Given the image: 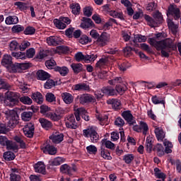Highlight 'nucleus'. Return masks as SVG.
<instances>
[{
    "label": "nucleus",
    "mask_w": 181,
    "mask_h": 181,
    "mask_svg": "<svg viewBox=\"0 0 181 181\" xmlns=\"http://www.w3.org/2000/svg\"><path fill=\"white\" fill-rule=\"evenodd\" d=\"M148 43L151 46H153L156 50H160L162 57H169V53H171L172 50L175 51L177 49V47L168 39L156 41L155 38L152 37L148 39Z\"/></svg>",
    "instance_id": "f257e3e1"
},
{
    "label": "nucleus",
    "mask_w": 181,
    "mask_h": 181,
    "mask_svg": "<svg viewBox=\"0 0 181 181\" xmlns=\"http://www.w3.org/2000/svg\"><path fill=\"white\" fill-rule=\"evenodd\" d=\"M4 97L5 104L8 107H15V105L19 104V97L21 95L18 93L8 90L4 93Z\"/></svg>",
    "instance_id": "f03ea898"
},
{
    "label": "nucleus",
    "mask_w": 181,
    "mask_h": 181,
    "mask_svg": "<svg viewBox=\"0 0 181 181\" xmlns=\"http://www.w3.org/2000/svg\"><path fill=\"white\" fill-rule=\"evenodd\" d=\"M1 146H6L7 151H13V152H18L19 147L16 143L11 140H8L6 136H0Z\"/></svg>",
    "instance_id": "7ed1b4c3"
},
{
    "label": "nucleus",
    "mask_w": 181,
    "mask_h": 181,
    "mask_svg": "<svg viewBox=\"0 0 181 181\" xmlns=\"http://www.w3.org/2000/svg\"><path fill=\"white\" fill-rule=\"evenodd\" d=\"M83 135L85 138H90V141L92 142V144H97V142L100 141V134H98L93 127L83 129Z\"/></svg>",
    "instance_id": "20e7f679"
},
{
    "label": "nucleus",
    "mask_w": 181,
    "mask_h": 181,
    "mask_svg": "<svg viewBox=\"0 0 181 181\" xmlns=\"http://www.w3.org/2000/svg\"><path fill=\"white\" fill-rule=\"evenodd\" d=\"M50 110V107H49L47 105H41L40 106V113L41 114H46V117L47 118H49L52 119V121H59V119H62V115L57 112V110H56V112H47Z\"/></svg>",
    "instance_id": "39448f33"
},
{
    "label": "nucleus",
    "mask_w": 181,
    "mask_h": 181,
    "mask_svg": "<svg viewBox=\"0 0 181 181\" xmlns=\"http://www.w3.org/2000/svg\"><path fill=\"white\" fill-rule=\"evenodd\" d=\"M35 48H30L26 51V53L22 52H12L11 56L17 59L25 60L26 57H28V59L33 58V56H35Z\"/></svg>",
    "instance_id": "423d86ee"
},
{
    "label": "nucleus",
    "mask_w": 181,
    "mask_h": 181,
    "mask_svg": "<svg viewBox=\"0 0 181 181\" xmlns=\"http://www.w3.org/2000/svg\"><path fill=\"white\" fill-rule=\"evenodd\" d=\"M75 59L76 62H81V60H84L86 62H94L95 59H97V55L93 54L90 55H84L83 54V52H79L75 54Z\"/></svg>",
    "instance_id": "0eeeda50"
},
{
    "label": "nucleus",
    "mask_w": 181,
    "mask_h": 181,
    "mask_svg": "<svg viewBox=\"0 0 181 181\" xmlns=\"http://www.w3.org/2000/svg\"><path fill=\"white\" fill-rule=\"evenodd\" d=\"M167 16H173L175 21H178V19H180V9L177 6L171 4L168 7Z\"/></svg>",
    "instance_id": "6e6552de"
},
{
    "label": "nucleus",
    "mask_w": 181,
    "mask_h": 181,
    "mask_svg": "<svg viewBox=\"0 0 181 181\" xmlns=\"http://www.w3.org/2000/svg\"><path fill=\"white\" fill-rule=\"evenodd\" d=\"M60 172L69 175V176H73V172H77V166L75 164H72V167L67 164H64L60 166Z\"/></svg>",
    "instance_id": "1a4fd4ad"
},
{
    "label": "nucleus",
    "mask_w": 181,
    "mask_h": 181,
    "mask_svg": "<svg viewBox=\"0 0 181 181\" xmlns=\"http://www.w3.org/2000/svg\"><path fill=\"white\" fill-rule=\"evenodd\" d=\"M79 97V103L84 105V104H90L91 103H95V98L91 94L84 93Z\"/></svg>",
    "instance_id": "9d476101"
},
{
    "label": "nucleus",
    "mask_w": 181,
    "mask_h": 181,
    "mask_svg": "<svg viewBox=\"0 0 181 181\" xmlns=\"http://www.w3.org/2000/svg\"><path fill=\"white\" fill-rule=\"evenodd\" d=\"M23 132L27 138H33V135H35V124L32 122L27 123L24 126Z\"/></svg>",
    "instance_id": "9b49d317"
},
{
    "label": "nucleus",
    "mask_w": 181,
    "mask_h": 181,
    "mask_svg": "<svg viewBox=\"0 0 181 181\" xmlns=\"http://www.w3.org/2000/svg\"><path fill=\"white\" fill-rule=\"evenodd\" d=\"M122 117L127 121L129 127H132L134 124H136V120L134 119V115L131 113L130 110L124 111L122 113Z\"/></svg>",
    "instance_id": "f8f14e48"
},
{
    "label": "nucleus",
    "mask_w": 181,
    "mask_h": 181,
    "mask_svg": "<svg viewBox=\"0 0 181 181\" xmlns=\"http://www.w3.org/2000/svg\"><path fill=\"white\" fill-rule=\"evenodd\" d=\"M46 40L49 46H59L63 43V40L57 36H49Z\"/></svg>",
    "instance_id": "ddd939ff"
},
{
    "label": "nucleus",
    "mask_w": 181,
    "mask_h": 181,
    "mask_svg": "<svg viewBox=\"0 0 181 181\" xmlns=\"http://www.w3.org/2000/svg\"><path fill=\"white\" fill-rule=\"evenodd\" d=\"M101 93L107 97H114L117 95V90L111 86L103 87L101 88Z\"/></svg>",
    "instance_id": "4468645a"
},
{
    "label": "nucleus",
    "mask_w": 181,
    "mask_h": 181,
    "mask_svg": "<svg viewBox=\"0 0 181 181\" xmlns=\"http://www.w3.org/2000/svg\"><path fill=\"white\" fill-rule=\"evenodd\" d=\"M66 162V158L62 157H57L54 159L49 160L48 162L47 169H50V168H53V166H59L62 163H64Z\"/></svg>",
    "instance_id": "2eb2a0df"
},
{
    "label": "nucleus",
    "mask_w": 181,
    "mask_h": 181,
    "mask_svg": "<svg viewBox=\"0 0 181 181\" xmlns=\"http://www.w3.org/2000/svg\"><path fill=\"white\" fill-rule=\"evenodd\" d=\"M94 22L91 18L87 17H82L81 23V28L82 29H90V28H93Z\"/></svg>",
    "instance_id": "dca6fc26"
},
{
    "label": "nucleus",
    "mask_w": 181,
    "mask_h": 181,
    "mask_svg": "<svg viewBox=\"0 0 181 181\" xmlns=\"http://www.w3.org/2000/svg\"><path fill=\"white\" fill-rule=\"evenodd\" d=\"M66 127L71 129H77V128H78V125L77 124V122H76V117H74V115L69 116L68 120L66 122Z\"/></svg>",
    "instance_id": "f3484780"
},
{
    "label": "nucleus",
    "mask_w": 181,
    "mask_h": 181,
    "mask_svg": "<svg viewBox=\"0 0 181 181\" xmlns=\"http://www.w3.org/2000/svg\"><path fill=\"white\" fill-rule=\"evenodd\" d=\"M97 44L100 47H104L107 45V42H108V33L104 32L102 33L100 35L96 40Z\"/></svg>",
    "instance_id": "a211bd4d"
},
{
    "label": "nucleus",
    "mask_w": 181,
    "mask_h": 181,
    "mask_svg": "<svg viewBox=\"0 0 181 181\" xmlns=\"http://www.w3.org/2000/svg\"><path fill=\"white\" fill-rule=\"evenodd\" d=\"M75 91H90V86L85 83H79L74 86Z\"/></svg>",
    "instance_id": "6ab92c4d"
},
{
    "label": "nucleus",
    "mask_w": 181,
    "mask_h": 181,
    "mask_svg": "<svg viewBox=\"0 0 181 181\" xmlns=\"http://www.w3.org/2000/svg\"><path fill=\"white\" fill-rule=\"evenodd\" d=\"M71 67L74 74H78V73H84L86 69H83V64L81 63H72Z\"/></svg>",
    "instance_id": "aec40b11"
},
{
    "label": "nucleus",
    "mask_w": 181,
    "mask_h": 181,
    "mask_svg": "<svg viewBox=\"0 0 181 181\" xmlns=\"http://www.w3.org/2000/svg\"><path fill=\"white\" fill-rule=\"evenodd\" d=\"M107 104L112 105V108L115 111L121 110V102L118 99H109L107 100Z\"/></svg>",
    "instance_id": "412c9836"
},
{
    "label": "nucleus",
    "mask_w": 181,
    "mask_h": 181,
    "mask_svg": "<svg viewBox=\"0 0 181 181\" xmlns=\"http://www.w3.org/2000/svg\"><path fill=\"white\" fill-rule=\"evenodd\" d=\"M153 18L157 23V26H159V25H161V23H163V16L162 15V13L159 11V10H157L153 13Z\"/></svg>",
    "instance_id": "4be33fe9"
},
{
    "label": "nucleus",
    "mask_w": 181,
    "mask_h": 181,
    "mask_svg": "<svg viewBox=\"0 0 181 181\" xmlns=\"http://www.w3.org/2000/svg\"><path fill=\"white\" fill-rule=\"evenodd\" d=\"M168 26L170 30H171L173 35H177L179 25L175 24V22L171 19L167 21Z\"/></svg>",
    "instance_id": "5701e85b"
},
{
    "label": "nucleus",
    "mask_w": 181,
    "mask_h": 181,
    "mask_svg": "<svg viewBox=\"0 0 181 181\" xmlns=\"http://www.w3.org/2000/svg\"><path fill=\"white\" fill-rule=\"evenodd\" d=\"M100 155L101 156L103 159H106L107 160H111L112 157H111V153L108 149L105 148V147L101 146L100 149L99 150Z\"/></svg>",
    "instance_id": "b1692460"
},
{
    "label": "nucleus",
    "mask_w": 181,
    "mask_h": 181,
    "mask_svg": "<svg viewBox=\"0 0 181 181\" xmlns=\"http://www.w3.org/2000/svg\"><path fill=\"white\" fill-rule=\"evenodd\" d=\"M61 84L62 81L60 80L59 81H54L53 79H47L44 87L47 90H49L50 88L55 87V86H60Z\"/></svg>",
    "instance_id": "393cba45"
},
{
    "label": "nucleus",
    "mask_w": 181,
    "mask_h": 181,
    "mask_svg": "<svg viewBox=\"0 0 181 181\" xmlns=\"http://www.w3.org/2000/svg\"><path fill=\"white\" fill-rule=\"evenodd\" d=\"M34 169L37 173H42V175L46 173V167H45V164L42 161L35 164Z\"/></svg>",
    "instance_id": "a878e982"
},
{
    "label": "nucleus",
    "mask_w": 181,
    "mask_h": 181,
    "mask_svg": "<svg viewBox=\"0 0 181 181\" xmlns=\"http://www.w3.org/2000/svg\"><path fill=\"white\" fill-rule=\"evenodd\" d=\"M43 152L48 155H56V153H57V149L54 146L47 144L43 148Z\"/></svg>",
    "instance_id": "bb28decb"
},
{
    "label": "nucleus",
    "mask_w": 181,
    "mask_h": 181,
    "mask_svg": "<svg viewBox=\"0 0 181 181\" xmlns=\"http://www.w3.org/2000/svg\"><path fill=\"white\" fill-rule=\"evenodd\" d=\"M144 18L148 26H150L151 28H157L158 23H156L155 18H153V17H151L148 14H144Z\"/></svg>",
    "instance_id": "cd10ccee"
},
{
    "label": "nucleus",
    "mask_w": 181,
    "mask_h": 181,
    "mask_svg": "<svg viewBox=\"0 0 181 181\" xmlns=\"http://www.w3.org/2000/svg\"><path fill=\"white\" fill-rule=\"evenodd\" d=\"M36 74L37 80H41V81H45V80L50 78V74L43 70L37 71Z\"/></svg>",
    "instance_id": "c85d7f7f"
},
{
    "label": "nucleus",
    "mask_w": 181,
    "mask_h": 181,
    "mask_svg": "<svg viewBox=\"0 0 181 181\" xmlns=\"http://www.w3.org/2000/svg\"><path fill=\"white\" fill-rule=\"evenodd\" d=\"M69 8L71 9V13H73V15H80V12H81V6H80V4L72 3L70 4Z\"/></svg>",
    "instance_id": "c756f323"
},
{
    "label": "nucleus",
    "mask_w": 181,
    "mask_h": 181,
    "mask_svg": "<svg viewBox=\"0 0 181 181\" xmlns=\"http://www.w3.org/2000/svg\"><path fill=\"white\" fill-rule=\"evenodd\" d=\"M151 100L153 104H155V105H158V104H162L165 107V104H166L165 98L160 95L153 96L151 98Z\"/></svg>",
    "instance_id": "7c9ffc66"
},
{
    "label": "nucleus",
    "mask_w": 181,
    "mask_h": 181,
    "mask_svg": "<svg viewBox=\"0 0 181 181\" xmlns=\"http://www.w3.org/2000/svg\"><path fill=\"white\" fill-rule=\"evenodd\" d=\"M54 71H57V73H59V74L62 77H66L67 74H69V68L66 66H55L54 68Z\"/></svg>",
    "instance_id": "2f4dec72"
},
{
    "label": "nucleus",
    "mask_w": 181,
    "mask_h": 181,
    "mask_svg": "<svg viewBox=\"0 0 181 181\" xmlns=\"http://www.w3.org/2000/svg\"><path fill=\"white\" fill-rule=\"evenodd\" d=\"M62 98L63 101L65 103V104H71V103H73L74 100L73 95L67 92L62 93Z\"/></svg>",
    "instance_id": "473e14b6"
},
{
    "label": "nucleus",
    "mask_w": 181,
    "mask_h": 181,
    "mask_svg": "<svg viewBox=\"0 0 181 181\" xmlns=\"http://www.w3.org/2000/svg\"><path fill=\"white\" fill-rule=\"evenodd\" d=\"M153 151L156 152L158 156L160 158H162V156L165 155V148H163V146L160 144H157L156 146H154Z\"/></svg>",
    "instance_id": "72a5a7b5"
},
{
    "label": "nucleus",
    "mask_w": 181,
    "mask_h": 181,
    "mask_svg": "<svg viewBox=\"0 0 181 181\" xmlns=\"http://www.w3.org/2000/svg\"><path fill=\"white\" fill-rule=\"evenodd\" d=\"M31 98L33 100L37 103V104H42L43 103V95L42 93H40V92L33 93Z\"/></svg>",
    "instance_id": "f704fd0d"
},
{
    "label": "nucleus",
    "mask_w": 181,
    "mask_h": 181,
    "mask_svg": "<svg viewBox=\"0 0 181 181\" xmlns=\"http://www.w3.org/2000/svg\"><path fill=\"white\" fill-rule=\"evenodd\" d=\"M6 25H16L19 23V18L16 16H8L5 20Z\"/></svg>",
    "instance_id": "c9c22d12"
},
{
    "label": "nucleus",
    "mask_w": 181,
    "mask_h": 181,
    "mask_svg": "<svg viewBox=\"0 0 181 181\" xmlns=\"http://www.w3.org/2000/svg\"><path fill=\"white\" fill-rule=\"evenodd\" d=\"M12 57L11 55H4L1 60V65L8 69L12 64Z\"/></svg>",
    "instance_id": "e433bc0d"
},
{
    "label": "nucleus",
    "mask_w": 181,
    "mask_h": 181,
    "mask_svg": "<svg viewBox=\"0 0 181 181\" xmlns=\"http://www.w3.org/2000/svg\"><path fill=\"white\" fill-rule=\"evenodd\" d=\"M49 139L52 141L54 144H60L64 139V134H52L49 136Z\"/></svg>",
    "instance_id": "4c0bfd02"
},
{
    "label": "nucleus",
    "mask_w": 181,
    "mask_h": 181,
    "mask_svg": "<svg viewBox=\"0 0 181 181\" xmlns=\"http://www.w3.org/2000/svg\"><path fill=\"white\" fill-rule=\"evenodd\" d=\"M154 133L156 134L158 141H163V139H165V132H163V129L161 127L156 128Z\"/></svg>",
    "instance_id": "58836bf2"
},
{
    "label": "nucleus",
    "mask_w": 181,
    "mask_h": 181,
    "mask_svg": "<svg viewBox=\"0 0 181 181\" xmlns=\"http://www.w3.org/2000/svg\"><path fill=\"white\" fill-rule=\"evenodd\" d=\"M39 122L41 124V126L42 127V128H44L47 131H48V129H50V128H52V122H50L45 118H40Z\"/></svg>",
    "instance_id": "ea45409f"
},
{
    "label": "nucleus",
    "mask_w": 181,
    "mask_h": 181,
    "mask_svg": "<svg viewBox=\"0 0 181 181\" xmlns=\"http://www.w3.org/2000/svg\"><path fill=\"white\" fill-rule=\"evenodd\" d=\"M10 73H19L21 72V64L18 62L12 63L10 66L7 68Z\"/></svg>",
    "instance_id": "a19ab883"
},
{
    "label": "nucleus",
    "mask_w": 181,
    "mask_h": 181,
    "mask_svg": "<svg viewBox=\"0 0 181 181\" xmlns=\"http://www.w3.org/2000/svg\"><path fill=\"white\" fill-rule=\"evenodd\" d=\"M3 158L5 160H7V162H11V160H13L16 158V156H15V153L12 151H6L4 153Z\"/></svg>",
    "instance_id": "79ce46f5"
},
{
    "label": "nucleus",
    "mask_w": 181,
    "mask_h": 181,
    "mask_svg": "<svg viewBox=\"0 0 181 181\" xmlns=\"http://www.w3.org/2000/svg\"><path fill=\"white\" fill-rule=\"evenodd\" d=\"M115 90H116V95H118V94H124L128 90V87L125 85L117 84Z\"/></svg>",
    "instance_id": "37998d69"
},
{
    "label": "nucleus",
    "mask_w": 181,
    "mask_h": 181,
    "mask_svg": "<svg viewBox=\"0 0 181 181\" xmlns=\"http://www.w3.org/2000/svg\"><path fill=\"white\" fill-rule=\"evenodd\" d=\"M146 148L148 153L153 151V140L151 137H147L146 139Z\"/></svg>",
    "instance_id": "c03bdc74"
},
{
    "label": "nucleus",
    "mask_w": 181,
    "mask_h": 181,
    "mask_svg": "<svg viewBox=\"0 0 181 181\" xmlns=\"http://www.w3.org/2000/svg\"><path fill=\"white\" fill-rule=\"evenodd\" d=\"M33 117V112L30 111H25L21 113V119L25 122L30 121Z\"/></svg>",
    "instance_id": "a18cd8bd"
},
{
    "label": "nucleus",
    "mask_w": 181,
    "mask_h": 181,
    "mask_svg": "<svg viewBox=\"0 0 181 181\" xmlns=\"http://www.w3.org/2000/svg\"><path fill=\"white\" fill-rule=\"evenodd\" d=\"M102 144L105 146L107 149H111L114 151L115 149V144L107 139H102Z\"/></svg>",
    "instance_id": "49530a36"
},
{
    "label": "nucleus",
    "mask_w": 181,
    "mask_h": 181,
    "mask_svg": "<svg viewBox=\"0 0 181 181\" xmlns=\"http://www.w3.org/2000/svg\"><path fill=\"white\" fill-rule=\"evenodd\" d=\"M54 25L57 28V29L63 30L66 29V23H63L60 18L57 19L55 18L54 19Z\"/></svg>",
    "instance_id": "de8ad7c7"
},
{
    "label": "nucleus",
    "mask_w": 181,
    "mask_h": 181,
    "mask_svg": "<svg viewBox=\"0 0 181 181\" xmlns=\"http://www.w3.org/2000/svg\"><path fill=\"white\" fill-rule=\"evenodd\" d=\"M154 175L157 179H162L163 181H165V179H166V174L160 173L159 168H154Z\"/></svg>",
    "instance_id": "09e8293b"
},
{
    "label": "nucleus",
    "mask_w": 181,
    "mask_h": 181,
    "mask_svg": "<svg viewBox=\"0 0 181 181\" xmlns=\"http://www.w3.org/2000/svg\"><path fill=\"white\" fill-rule=\"evenodd\" d=\"M135 159L134 154L127 153L123 156V160L127 165H131L132 160Z\"/></svg>",
    "instance_id": "8fccbe9b"
},
{
    "label": "nucleus",
    "mask_w": 181,
    "mask_h": 181,
    "mask_svg": "<svg viewBox=\"0 0 181 181\" xmlns=\"http://www.w3.org/2000/svg\"><path fill=\"white\" fill-rule=\"evenodd\" d=\"M86 152L89 155H97V152H98V149L97 148V146L93 144H90L86 146Z\"/></svg>",
    "instance_id": "3c124183"
},
{
    "label": "nucleus",
    "mask_w": 181,
    "mask_h": 181,
    "mask_svg": "<svg viewBox=\"0 0 181 181\" xmlns=\"http://www.w3.org/2000/svg\"><path fill=\"white\" fill-rule=\"evenodd\" d=\"M107 64V61L104 58H101L96 64L95 66V70H101V69H104V66H106Z\"/></svg>",
    "instance_id": "603ef678"
},
{
    "label": "nucleus",
    "mask_w": 181,
    "mask_h": 181,
    "mask_svg": "<svg viewBox=\"0 0 181 181\" xmlns=\"http://www.w3.org/2000/svg\"><path fill=\"white\" fill-rule=\"evenodd\" d=\"M23 33L24 35L32 36V35L36 33V28L30 25H28L26 27L25 29H24Z\"/></svg>",
    "instance_id": "864d4df0"
},
{
    "label": "nucleus",
    "mask_w": 181,
    "mask_h": 181,
    "mask_svg": "<svg viewBox=\"0 0 181 181\" xmlns=\"http://www.w3.org/2000/svg\"><path fill=\"white\" fill-rule=\"evenodd\" d=\"M136 42H138L139 43H142V42H146V36L142 35L141 34H137L134 35L133 42L136 43Z\"/></svg>",
    "instance_id": "5fc2aeb1"
},
{
    "label": "nucleus",
    "mask_w": 181,
    "mask_h": 181,
    "mask_svg": "<svg viewBox=\"0 0 181 181\" xmlns=\"http://www.w3.org/2000/svg\"><path fill=\"white\" fill-rule=\"evenodd\" d=\"M19 101L22 103L23 104L27 105H30L33 103V100L29 97V96H22L19 97Z\"/></svg>",
    "instance_id": "6e6d98bb"
},
{
    "label": "nucleus",
    "mask_w": 181,
    "mask_h": 181,
    "mask_svg": "<svg viewBox=\"0 0 181 181\" xmlns=\"http://www.w3.org/2000/svg\"><path fill=\"white\" fill-rule=\"evenodd\" d=\"M78 112L81 113V116L83 119L85 121H90V116L88 115V112L83 107L78 108Z\"/></svg>",
    "instance_id": "4d7b16f0"
},
{
    "label": "nucleus",
    "mask_w": 181,
    "mask_h": 181,
    "mask_svg": "<svg viewBox=\"0 0 181 181\" xmlns=\"http://www.w3.org/2000/svg\"><path fill=\"white\" fill-rule=\"evenodd\" d=\"M11 52H18L19 50V43L16 40H13L9 45Z\"/></svg>",
    "instance_id": "13d9d810"
},
{
    "label": "nucleus",
    "mask_w": 181,
    "mask_h": 181,
    "mask_svg": "<svg viewBox=\"0 0 181 181\" xmlns=\"http://www.w3.org/2000/svg\"><path fill=\"white\" fill-rule=\"evenodd\" d=\"M96 119L100 122V125H105V124H107V121H108V116L98 115H96Z\"/></svg>",
    "instance_id": "bf43d9fd"
},
{
    "label": "nucleus",
    "mask_w": 181,
    "mask_h": 181,
    "mask_svg": "<svg viewBox=\"0 0 181 181\" xmlns=\"http://www.w3.org/2000/svg\"><path fill=\"white\" fill-rule=\"evenodd\" d=\"M112 23H116L117 24V20L114 19V18H110L109 21L107 22H106L103 26V29L104 30H110V27L112 26Z\"/></svg>",
    "instance_id": "052dcab7"
},
{
    "label": "nucleus",
    "mask_w": 181,
    "mask_h": 181,
    "mask_svg": "<svg viewBox=\"0 0 181 181\" xmlns=\"http://www.w3.org/2000/svg\"><path fill=\"white\" fill-rule=\"evenodd\" d=\"M143 129V135H146L148 134V131H149V127H148V124L145 122H140V130L142 132Z\"/></svg>",
    "instance_id": "680f3d73"
},
{
    "label": "nucleus",
    "mask_w": 181,
    "mask_h": 181,
    "mask_svg": "<svg viewBox=\"0 0 181 181\" xmlns=\"http://www.w3.org/2000/svg\"><path fill=\"white\" fill-rule=\"evenodd\" d=\"M23 30H25V27L21 25H13L11 28L13 33H21V32H23Z\"/></svg>",
    "instance_id": "e2e57ef3"
},
{
    "label": "nucleus",
    "mask_w": 181,
    "mask_h": 181,
    "mask_svg": "<svg viewBox=\"0 0 181 181\" xmlns=\"http://www.w3.org/2000/svg\"><path fill=\"white\" fill-rule=\"evenodd\" d=\"M131 66V63L129 62H123L118 64V67L121 71H127V70H128Z\"/></svg>",
    "instance_id": "0e129e2a"
},
{
    "label": "nucleus",
    "mask_w": 181,
    "mask_h": 181,
    "mask_svg": "<svg viewBox=\"0 0 181 181\" xmlns=\"http://www.w3.org/2000/svg\"><path fill=\"white\" fill-rule=\"evenodd\" d=\"M11 85L5 81V79H0V90H9Z\"/></svg>",
    "instance_id": "69168bd1"
},
{
    "label": "nucleus",
    "mask_w": 181,
    "mask_h": 181,
    "mask_svg": "<svg viewBox=\"0 0 181 181\" xmlns=\"http://www.w3.org/2000/svg\"><path fill=\"white\" fill-rule=\"evenodd\" d=\"M30 46V42L28 41H23L21 42V45L18 44V50H21V52H23L28 49Z\"/></svg>",
    "instance_id": "338daca9"
},
{
    "label": "nucleus",
    "mask_w": 181,
    "mask_h": 181,
    "mask_svg": "<svg viewBox=\"0 0 181 181\" xmlns=\"http://www.w3.org/2000/svg\"><path fill=\"white\" fill-rule=\"evenodd\" d=\"M56 64V61H54V59H49L45 62V66L49 70L54 69V67H56L54 66Z\"/></svg>",
    "instance_id": "774afa93"
}]
</instances>
